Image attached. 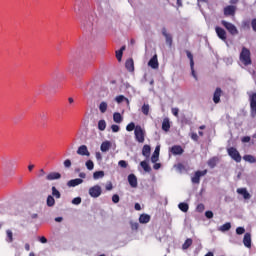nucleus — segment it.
I'll return each instance as SVG.
<instances>
[{"label":"nucleus","instance_id":"42","mask_svg":"<svg viewBox=\"0 0 256 256\" xmlns=\"http://www.w3.org/2000/svg\"><path fill=\"white\" fill-rule=\"evenodd\" d=\"M116 103H123V101H126L127 103H129V100L127 98H125V96L123 95H119L115 98Z\"/></svg>","mask_w":256,"mask_h":256},{"label":"nucleus","instance_id":"52","mask_svg":"<svg viewBox=\"0 0 256 256\" xmlns=\"http://www.w3.org/2000/svg\"><path fill=\"white\" fill-rule=\"evenodd\" d=\"M112 201H113V203H119V201H120L119 196L117 194H114L112 196Z\"/></svg>","mask_w":256,"mask_h":256},{"label":"nucleus","instance_id":"6","mask_svg":"<svg viewBox=\"0 0 256 256\" xmlns=\"http://www.w3.org/2000/svg\"><path fill=\"white\" fill-rule=\"evenodd\" d=\"M222 25H223V27H225V29H227V31L229 32L230 35H238L239 34V30H237V27L233 23L223 20Z\"/></svg>","mask_w":256,"mask_h":256},{"label":"nucleus","instance_id":"28","mask_svg":"<svg viewBox=\"0 0 256 256\" xmlns=\"http://www.w3.org/2000/svg\"><path fill=\"white\" fill-rule=\"evenodd\" d=\"M103 177H105V172L104 171H96L93 173V179L95 181L99 180V179H103Z\"/></svg>","mask_w":256,"mask_h":256},{"label":"nucleus","instance_id":"17","mask_svg":"<svg viewBox=\"0 0 256 256\" xmlns=\"http://www.w3.org/2000/svg\"><path fill=\"white\" fill-rule=\"evenodd\" d=\"M109 149H111V141H104L102 142L101 146H100V151H102V153H107V151H109Z\"/></svg>","mask_w":256,"mask_h":256},{"label":"nucleus","instance_id":"29","mask_svg":"<svg viewBox=\"0 0 256 256\" xmlns=\"http://www.w3.org/2000/svg\"><path fill=\"white\" fill-rule=\"evenodd\" d=\"M217 163H219V158L213 157L210 160H208V166H210L211 169L215 168Z\"/></svg>","mask_w":256,"mask_h":256},{"label":"nucleus","instance_id":"5","mask_svg":"<svg viewBox=\"0 0 256 256\" xmlns=\"http://www.w3.org/2000/svg\"><path fill=\"white\" fill-rule=\"evenodd\" d=\"M88 193L90 197H93V199H97L98 197H101V193H103V190L101 189V186L94 185L89 188Z\"/></svg>","mask_w":256,"mask_h":256},{"label":"nucleus","instance_id":"37","mask_svg":"<svg viewBox=\"0 0 256 256\" xmlns=\"http://www.w3.org/2000/svg\"><path fill=\"white\" fill-rule=\"evenodd\" d=\"M52 195L56 197V199H61V192H59L55 186L52 187Z\"/></svg>","mask_w":256,"mask_h":256},{"label":"nucleus","instance_id":"45","mask_svg":"<svg viewBox=\"0 0 256 256\" xmlns=\"http://www.w3.org/2000/svg\"><path fill=\"white\" fill-rule=\"evenodd\" d=\"M159 161V154L156 152H153V155L151 157V162L152 163H157Z\"/></svg>","mask_w":256,"mask_h":256},{"label":"nucleus","instance_id":"60","mask_svg":"<svg viewBox=\"0 0 256 256\" xmlns=\"http://www.w3.org/2000/svg\"><path fill=\"white\" fill-rule=\"evenodd\" d=\"M153 169H155L156 171L159 170V169H161V164L155 162V164H154V166H153Z\"/></svg>","mask_w":256,"mask_h":256},{"label":"nucleus","instance_id":"27","mask_svg":"<svg viewBox=\"0 0 256 256\" xmlns=\"http://www.w3.org/2000/svg\"><path fill=\"white\" fill-rule=\"evenodd\" d=\"M113 121L114 123H123V116H121V113L115 112L113 114Z\"/></svg>","mask_w":256,"mask_h":256},{"label":"nucleus","instance_id":"33","mask_svg":"<svg viewBox=\"0 0 256 256\" xmlns=\"http://www.w3.org/2000/svg\"><path fill=\"white\" fill-rule=\"evenodd\" d=\"M6 241L7 243H13V232L11 230L6 231Z\"/></svg>","mask_w":256,"mask_h":256},{"label":"nucleus","instance_id":"50","mask_svg":"<svg viewBox=\"0 0 256 256\" xmlns=\"http://www.w3.org/2000/svg\"><path fill=\"white\" fill-rule=\"evenodd\" d=\"M131 229H133L134 231H137V229H139V223L131 222Z\"/></svg>","mask_w":256,"mask_h":256},{"label":"nucleus","instance_id":"30","mask_svg":"<svg viewBox=\"0 0 256 256\" xmlns=\"http://www.w3.org/2000/svg\"><path fill=\"white\" fill-rule=\"evenodd\" d=\"M178 209H180V211H182L183 213H187V211H189V204L181 202L180 204H178Z\"/></svg>","mask_w":256,"mask_h":256},{"label":"nucleus","instance_id":"16","mask_svg":"<svg viewBox=\"0 0 256 256\" xmlns=\"http://www.w3.org/2000/svg\"><path fill=\"white\" fill-rule=\"evenodd\" d=\"M61 177L59 172H51L46 176L47 181H55Z\"/></svg>","mask_w":256,"mask_h":256},{"label":"nucleus","instance_id":"8","mask_svg":"<svg viewBox=\"0 0 256 256\" xmlns=\"http://www.w3.org/2000/svg\"><path fill=\"white\" fill-rule=\"evenodd\" d=\"M205 175H207V170L195 172V175L191 178L192 183L199 184L201 177H205Z\"/></svg>","mask_w":256,"mask_h":256},{"label":"nucleus","instance_id":"1","mask_svg":"<svg viewBox=\"0 0 256 256\" xmlns=\"http://www.w3.org/2000/svg\"><path fill=\"white\" fill-rule=\"evenodd\" d=\"M239 61L241 65H244V67H247L248 65H251V51L249 49L243 47L242 51L239 56Z\"/></svg>","mask_w":256,"mask_h":256},{"label":"nucleus","instance_id":"41","mask_svg":"<svg viewBox=\"0 0 256 256\" xmlns=\"http://www.w3.org/2000/svg\"><path fill=\"white\" fill-rule=\"evenodd\" d=\"M85 165L88 171H93L95 168V164L91 160L86 161Z\"/></svg>","mask_w":256,"mask_h":256},{"label":"nucleus","instance_id":"58","mask_svg":"<svg viewBox=\"0 0 256 256\" xmlns=\"http://www.w3.org/2000/svg\"><path fill=\"white\" fill-rule=\"evenodd\" d=\"M95 157L97 161H101L103 159V156L100 154V152H96Z\"/></svg>","mask_w":256,"mask_h":256},{"label":"nucleus","instance_id":"26","mask_svg":"<svg viewBox=\"0 0 256 256\" xmlns=\"http://www.w3.org/2000/svg\"><path fill=\"white\" fill-rule=\"evenodd\" d=\"M125 66H126V69H127L128 71H130V72L135 71V65H134V63H133V59H128V60L126 61Z\"/></svg>","mask_w":256,"mask_h":256},{"label":"nucleus","instance_id":"36","mask_svg":"<svg viewBox=\"0 0 256 256\" xmlns=\"http://www.w3.org/2000/svg\"><path fill=\"white\" fill-rule=\"evenodd\" d=\"M140 165H141L142 169H144V171H145L146 173H149V171H151V167L149 166V164L147 163V161H142V162L140 163Z\"/></svg>","mask_w":256,"mask_h":256},{"label":"nucleus","instance_id":"22","mask_svg":"<svg viewBox=\"0 0 256 256\" xmlns=\"http://www.w3.org/2000/svg\"><path fill=\"white\" fill-rule=\"evenodd\" d=\"M236 8L235 6H227L224 8V15H235Z\"/></svg>","mask_w":256,"mask_h":256},{"label":"nucleus","instance_id":"7","mask_svg":"<svg viewBox=\"0 0 256 256\" xmlns=\"http://www.w3.org/2000/svg\"><path fill=\"white\" fill-rule=\"evenodd\" d=\"M186 55L190 61L191 75L197 81V74L195 73V61L193 60V54L190 51H186Z\"/></svg>","mask_w":256,"mask_h":256},{"label":"nucleus","instance_id":"55","mask_svg":"<svg viewBox=\"0 0 256 256\" xmlns=\"http://www.w3.org/2000/svg\"><path fill=\"white\" fill-rule=\"evenodd\" d=\"M113 190V183L111 182H108L106 184V191H112Z\"/></svg>","mask_w":256,"mask_h":256},{"label":"nucleus","instance_id":"14","mask_svg":"<svg viewBox=\"0 0 256 256\" xmlns=\"http://www.w3.org/2000/svg\"><path fill=\"white\" fill-rule=\"evenodd\" d=\"M162 35H164L166 43L171 47L173 45V36H171L166 29L162 30Z\"/></svg>","mask_w":256,"mask_h":256},{"label":"nucleus","instance_id":"39","mask_svg":"<svg viewBox=\"0 0 256 256\" xmlns=\"http://www.w3.org/2000/svg\"><path fill=\"white\" fill-rule=\"evenodd\" d=\"M123 51H125V46H123L120 50L116 51V58L118 59V61H121L123 57Z\"/></svg>","mask_w":256,"mask_h":256},{"label":"nucleus","instance_id":"20","mask_svg":"<svg viewBox=\"0 0 256 256\" xmlns=\"http://www.w3.org/2000/svg\"><path fill=\"white\" fill-rule=\"evenodd\" d=\"M81 183H83V179L76 178L68 181L67 185L68 187H77V185H81Z\"/></svg>","mask_w":256,"mask_h":256},{"label":"nucleus","instance_id":"40","mask_svg":"<svg viewBox=\"0 0 256 256\" xmlns=\"http://www.w3.org/2000/svg\"><path fill=\"white\" fill-rule=\"evenodd\" d=\"M191 245H193V240H192L191 238H188V239L184 242L182 248H183V249H189V247H191Z\"/></svg>","mask_w":256,"mask_h":256},{"label":"nucleus","instance_id":"11","mask_svg":"<svg viewBox=\"0 0 256 256\" xmlns=\"http://www.w3.org/2000/svg\"><path fill=\"white\" fill-rule=\"evenodd\" d=\"M236 193H238V195H242L243 199H251V194L247 191V188H238Z\"/></svg>","mask_w":256,"mask_h":256},{"label":"nucleus","instance_id":"35","mask_svg":"<svg viewBox=\"0 0 256 256\" xmlns=\"http://www.w3.org/2000/svg\"><path fill=\"white\" fill-rule=\"evenodd\" d=\"M229 229H231V223L227 222L224 225L220 226L219 231L225 233V231H229Z\"/></svg>","mask_w":256,"mask_h":256},{"label":"nucleus","instance_id":"18","mask_svg":"<svg viewBox=\"0 0 256 256\" xmlns=\"http://www.w3.org/2000/svg\"><path fill=\"white\" fill-rule=\"evenodd\" d=\"M243 244L247 247V249H251V234L246 233L243 238Z\"/></svg>","mask_w":256,"mask_h":256},{"label":"nucleus","instance_id":"3","mask_svg":"<svg viewBox=\"0 0 256 256\" xmlns=\"http://www.w3.org/2000/svg\"><path fill=\"white\" fill-rule=\"evenodd\" d=\"M134 135L138 143H145V130L141 126H136Z\"/></svg>","mask_w":256,"mask_h":256},{"label":"nucleus","instance_id":"13","mask_svg":"<svg viewBox=\"0 0 256 256\" xmlns=\"http://www.w3.org/2000/svg\"><path fill=\"white\" fill-rule=\"evenodd\" d=\"M77 155L89 157V155H91V153H89V149H87V147L85 145H81L77 150Z\"/></svg>","mask_w":256,"mask_h":256},{"label":"nucleus","instance_id":"51","mask_svg":"<svg viewBox=\"0 0 256 256\" xmlns=\"http://www.w3.org/2000/svg\"><path fill=\"white\" fill-rule=\"evenodd\" d=\"M196 209L199 213H203L205 211V205L199 204Z\"/></svg>","mask_w":256,"mask_h":256},{"label":"nucleus","instance_id":"54","mask_svg":"<svg viewBox=\"0 0 256 256\" xmlns=\"http://www.w3.org/2000/svg\"><path fill=\"white\" fill-rule=\"evenodd\" d=\"M64 167H66V169H69V167H71V160L66 159V160L64 161Z\"/></svg>","mask_w":256,"mask_h":256},{"label":"nucleus","instance_id":"12","mask_svg":"<svg viewBox=\"0 0 256 256\" xmlns=\"http://www.w3.org/2000/svg\"><path fill=\"white\" fill-rule=\"evenodd\" d=\"M148 66L151 67V69H159V60H157V55H154L150 61L148 62Z\"/></svg>","mask_w":256,"mask_h":256},{"label":"nucleus","instance_id":"63","mask_svg":"<svg viewBox=\"0 0 256 256\" xmlns=\"http://www.w3.org/2000/svg\"><path fill=\"white\" fill-rule=\"evenodd\" d=\"M38 177H45V170L41 169Z\"/></svg>","mask_w":256,"mask_h":256},{"label":"nucleus","instance_id":"15","mask_svg":"<svg viewBox=\"0 0 256 256\" xmlns=\"http://www.w3.org/2000/svg\"><path fill=\"white\" fill-rule=\"evenodd\" d=\"M142 155L146 159H149L151 157V146H149L147 144L144 145L143 148H142Z\"/></svg>","mask_w":256,"mask_h":256},{"label":"nucleus","instance_id":"47","mask_svg":"<svg viewBox=\"0 0 256 256\" xmlns=\"http://www.w3.org/2000/svg\"><path fill=\"white\" fill-rule=\"evenodd\" d=\"M73 205H81V197H76L72 200Z\"/></svg>","mask_w":256,"mask_h":256},{"label":"nucleus","instance_id":"49","mask_svg":"<svg viewBox=\"0 0 256 256\" xmlns=\"http://www.w3.org/2000/svg\"><path fill=\"white\" fill-rule=\"evenodd\" d=\"M111 129H112L113 133H119V130H120L119 125H116V124H113L111 126Z\"/></svg>","mask_w":256,"mask_h":256},{"label":"nucleus","instance_id":"4","mask_svg":"<svg viewBox=\"0 0 256 256\" xmlns=\"http://www.w3.org/2000/svg\"><path fill=\"white\" fill-rule=\"evenodd\" d=\"M227 153L229 157L233 159V161H236V163H241V154H239V151L236 148L234 147L228 148Z\"/></svg>","mask_w":256,"mask_h":256},{"label":"nucleus","instance_id":"38","mask_svg":"<svg viewBox=\"0 0 256 256\" xmlns=\"http://www.w3.org/2000/svg\"><path fill=\"white\" fill-rule=\"evenodd\" d=\"M46 203L48 207H53L55 205V198H53V196H48Z\"/></svg>","mask_w":256,"mask_h":256},{"label":"nucleus","instance_id":"62","mask_svg":"<svg viewBox=\"0 0 256 256\" xmlns=\"http://www.w3.org/2000/svg\"><path fill=\"white\" fill-rule=\"evenodd\" d=\"M252 29L256 32V19L252 20Z\"/></svg>","mask_w":256,"mask_h":256},{"label":"nucleus","instance_id":"34","mask_svg":"<svg viewBox=\"0 0 256 256\" xmlns=\"http://www.w3.org/2000/svg\"><path fill=\"white\" fill-rule=\"evenodd\" d=\"M106 128H107V122H105V120H100L98 122L99 131H105Z\"/></svg>","mask_w":256,"mask_h":256},{"label":"nucleus","instance_id":"24","mask_svg":"<svg viewBox=\"0 0 256 256\" xmlns=\"http://www.w3.org/2000/svg\"><path fill=\"white\" fill-rule=\"evenodd\" d=\"M214 103H219L221 101V90L220 88H217L214 92L213 96Z\"/></svg>","mask_w":256,"mask_h":256},{"label":"nucleus","instance_id":"19","mask_svg":"<svg viewBox=\"0 0 256 256\" xmlns=\"http://www.w3.org/2000/svg\"><path fill=\"white\" fill-rule=\"evenodd\" d=\"M128 183L131 187H137V176L135 174L128 175Z\"/></svg>","mask_w":256,"mask_h":256},{"label":"nucleus","instance_id":"61","mask_svg":"<svg viewBox=\"0 0 256 256\" xmlns=\"http://www.w3.org/2000/svg\"><path fill=\"white\" fill-rule=\"evenodd\" d=\"M134 209H135L136 211H141V204L136 203L135 206H134Z\"/></svg>","mask_w":256,"mask_h":256},{"label":"nucleus","instance_id":"43","mask_svg":"<svg viewBox=\"0 0 256 256\" xmlns=\"http://www.w3.org/2000/svg\"><path fill=\"white\" fill-rule=\"evenodd\" d=\"M149 109H150L149 104H144L141 108L143 115H149Z\"/></svg>","mask_w":256,"mask_h":256},{"label":"nucleus","instance_id":"56","mask_svg":"<svg viewBox=\"0 0 256 256\" xmlns=\"http://www.w3.org/2000/svg\"><path fill=\"white\" fill-rule=\"evenodd\" d=\"M205 216L207 217V219H213V212H211V211H206V212H205Z\"/></svg>","mask_w":256,"mask_h":256},{"label":"nucleus","instance_id":"44","mask_svg":"<svg viewBox=\"0 0 256 256\" xmlns=\"http://www.w3.org/2000/svg\"><path fill=\"white\" fill-rule=\"evenodd\" d=\"M136 128L135 123L131 122L126 126V131H135Z\"/></svg>","mask_w":256,"mask_h":256},{"label":"nucleus","instance_id":"32","mask_svg":"<svg viewBox=\"0 0 256 256\" xmlns=\"http://www.w3.org/2000/svg\"><path fill=\"white\" fill-rule=\"evenodd\" d=\"M243 159L247 162V163H256V158L253 155H244Z\"/></svg>","mask_w":256,"mask_h":256},{"label":"nucleus","instance_id":"9","mask_svg":"<svg viewBox=\"0 0 256 256\" xmlns=\"http://www.w3.org/2000/svg\"><path fill=\"white\" fill-rule=\"evenodd\" d=\"M94 25H95V16H90L86 24L83 25V29H85V31L91 32L93 31Z\"/></svg>","mask_w":256,"mask_h":256},{"label":"nucleus","instance_id":"21","mask_svg":"<svg viewBox=\"0 0 256 256\" xmlns=\"http://www.w3.org/2000/svg\"><path fill=\"white\" fill-rule=\"evenodd\" d=\"M172 155H183V148L179 145H175L171 148Z\"/></svg>","mask_w":256,"mask_h":256},{"label":"nucleus","instance_id":"25","mask_svg":"<svg viewBox=\"0 0 256 256\" xmlns=\"http://www.w3.org/2000/svg\"><path fill=\"white\" fill-rule=\"evenodd\" d=\"M151 221V216L149 214H142L139 217V222L142 224L149 223Z\"/></svg>","mask_w":256,"mask_h":256},{"label":"nucleus","instance_id":"2","mask_svg":"<svg viewBox=\"0 0 256 256\" xmlns=\"http://www.w3.org/2000/svg\"><path fill=\"white\" fill-rule=\"evenodd\" d=\"M249 95V103H250V114L251 117H256V93L250 92Z\"/></svg>","mask_w":256,"mask_h":256},{"label":"nucleus","instance_id":"46","mask_svg":"<svg viewBox=\"0 0 256 256\" xmlns=\"http://www.w3.org/2000/svg\"><path fill=\"white\" fill-rule=\"evenodd\" d=\"M244 233H245V228L244 227L236 228V234L237 235H243Z\"/></svg>","mask_w":256,"mask_h":256},{"label":"nucleus","instance_id":"23","mask_svg":"<svg viewBox=\"0 0 256 256\" xmlns=\"http://www.w3.org/2000/svg\"><path fill=\"white\" fill-rule=\"evenodd\" d=\"M169 129H171V122L169 121V118H164L162 122V130L167 132Z\"/></svg>","mask_w":256,"mask_h":256},{"label":"nucleus","instance_id":"57","mask_svg":"<svg viewBox=\"0 0 256 256\" xmlns=\"http://www.w3.org/2000/svg\"><path fill=\"white\" fill-rule=\"evenodd\" d=\"M249 141H251V137L249 136H245L242 138V143H249Z\"/></svg>","mask_w":256,"mask_h":256},{"label":"nucleus","instance_id":"64","mask_svg":"<svg viewBox=\"0 0 256 256\" xmlns=\"http://www.w3.org/2000/svg\"><path fill=\"white\" fill-rule=\"evenodd\" d=\"M40 243H47V238L45 237H40Z\"/></svg>","mask_w":256,"mask_h":256},{"label":"nucleus","instance_id":"31","mask_svg":"<svg viewBox=\"0 0 256 256\" xmlns=\"http://www.w3.org/2000/svg\"><path fill=\"white\" fill-rule=\"evenodd\" d=\"M107 107H109V105L107 104V102L102 101V102L99 104V111H100V113H106V112H107Z\"/></svg>","mask_w":256,"mask_h":256},{"label":"nucleus","instance_id":"53","mask_svg":"<svg viewBox=\"0 0 256 256\" xmlns=\"http://www.w3.org/2000/svg\"><path fill=\"white\" fill-rule=\"evenodd\" d=\"M172 114L174 117H179V108H172Z\"/></svg>","mask_w":256,"mask_h":256},{"label":"nucleus","instance_id":"10","mask_svg":"<svg viewBox=\"0 0 256 256\" xmlns=\"http://www.w3.org/2000/svg\"><path fill=\"white\" fill-rule=\"evenodd\" d=\"M215 31L219 39H221L222 41H227V32L225 31V29L216 26Z\"/></svg>","mask_w":256,"mask_h":256},{"label":"nucleus","instance_id":"48","mask_svg":"<svg viewBox=\"0 0 256 256\" xmlns=\"http://www.w3.org/2000/svg\"><path fill=\"white\" fill-rule=\"evenodd\" d=\"M118 165H119V167H122L123 169H125V168H127V161H125V160H120V161L118 162Z\"/></svg>","mask_w":256,"mask_h":256},{"label":"nucleus","instance_id":"59","mask_svg":"<svg viewBox=\"0 0 256 256\" xmlns=\"http://www.w3.org/2000/svg\"><path fill=\"white\" fill-rule=\"evenodd\" d=\"M191 139H193V141H197L199 139V136L197 135V133H192Z\"/></svg>","mask_w":256,"mask_h":256}]
</instances>
